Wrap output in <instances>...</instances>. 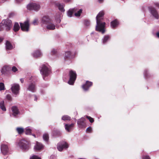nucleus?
Segmentation results:
<instances>
[{
	"label": "nucleus",
	"mask_w": 159,
	"mask_h": 159,
	"mask_svg": "<svg viewBox=\"0 0 159 159\" xmlns=\"http://www.w3.org/2000/svg\"><path fill=\"white\" fill-rule=\"evenodd\" d=\"M104 14L103 11L100 12L96 17V25L95 30L103 34L105 31L104 27L105 23L102 22V20L103 19V17Z\"/></svg>",
	"instance_id": "nucleus-1"
},
{
	"label": "nucleus",
	"mask_w": 159,
	"mask_h": 159,
	"mask_svg": "<svg viewBox=\"0 0 159 159\" xmlns=\"http://www.w3.org/2000/svg\"><path fill=\"white\" fill-rule=\"evenodd\" d=\"M12 22L11 20L6 19L3 20L0 23V31L5 29L6 31L9 30L11 27Z\"/></svg>",
	"instance_id": "nucleus-2"
},
{
	"label": "nucleus",
	"mask_w": 159,
	"mask_h": 159,
	"mask_svg": "<svg viewBox=\"0 0 159 159\" xmlns=\"http://www.w3.org/2000/svg\"><path fill=\"white\" fill-rule=\"evenodd\" d=\"M40 73L44 80H46L45 78L48 77L51 73L50 70L45 65H42L40 68Z\"/></svg>",
	"instance_id": "nucleus-3"
},
{
	"label": "nucleus",
	"mask_w": 159,
	"mask_h": 159,
	"mask_svg": "<svg viewBox=\"0 0 159 159\" xmlns=\"http://www.w3.org/2000/svg\"><path fill=\"white\" fill-rule=\"evenodd\" d=\"M18 144L23 150H28L30 148V145L29 141L25 139L20 140Z\"/></svg>",
	"instance_id": "nucleus-4"
},
{
	"label": "nucleus",
	"mask_w": 159,
	"mask_h": 159,
	"mask_svg": "<svg viewBox=\"0 0 159 159\" xmlns=\"http://www.w3.org/2000/svg\"><path fill=\"white\" fill-rule=\"evenodd\" d=\"M69 80L68 83L70 85H73L76 78V74L75 71L71 70L69 71Z\"/></svg>",
	"instance_id": "nucleus-5"
},
{
	"label": "nucleus",
	"mask_w": 159,
	"mask_h": 159,
	"mask_svg": "<svg viewBox=\"0 0 159 159\" xmlns=\"http://www.w3.org/2000/svg\"><path fill=\"white\" fill-rule=\"evenodd\" d=\"M40 7L39 4L35 3H31L28 4L27 6V9L30 10L39 11Z\"/></svg>",
	"instance_id": "nucleus-6"
},
{
	"label": "nucleus",
	"mask_w": 159,
	"mask_h": 159,
	"mask_svg": "<svg viewBox=\"0 0 159 159\" xmlns=\"http://www.w3.org/2000/svg\"><path fill=\"white\" fill-rule=\"evenodd\" d=\"M68 143L66 142L62 141L59 142L57 145V148L59 151H62L63 149H66L68 148Z\"/></svg>",
	"instance_id": "nucleus-7"
},
{
	"label": "nucleus",
	"mask_w": 159,
	"mask_h": 159,
	"mask_svg": "<svg viewBox=\"0 0 159 159\" xmlns=\"http://www.w3.org/2000/svg\"><path fill=\"white\" fill-rule=\"evenodd\" d=\"M12 93L15 95L19 94V91L20 89V85L17 84H14L11 85V88Z\"/></svg>",
	"instance_id": "nucleus-8"
},
{
	"label": "nucleus",
	"mask_w": 159,
	"mask_h": 159,
	"mask_svg": "<svg viewBox=\"0 0 159 159\" xmlns=\"http://www.w3.org/2000/svg\"><path fill=\"white\" fill-rule=\"evenodd\" d=\"M20 26L21 30L24 31L28 32L29 30V21L27 20L24 23H20Z\"/></svg>",
	"instance_id": "nucleus-9"
},
{
	"label": "nucleus",
	"mask_w": 159,
	"mask_h": 159,
	"mask_svg": "<svg viewBox=\"0 0 159 159\" xmlns=\"http://www.w3.org/2000/svg\"><path fill=\"white\" fill-rule=\"evenodd\" d=\"M148 9L151 14L155 19H158L159 18V15L155 8L152 7H149Z\"/></svg>",
	"instance_id": "nucleus-10"
},
{
	"label": "nucleus",
	"mask_w": 159,
	"mask_h": 159,
	"mask_svg": "<svg viewBox=\"0 0 159 159\" xmlns=\"http://www.w3.org/2000/svg\"><path fill=\"white\" fill-rule=\"evenodd\" d=\"M51 20L48 16H44L41 19V24L42 26H46Z\"/></svg>",
	"instance_id": "nucleus-11"
},
{
	"label": "nucleus",
	"mask_w": 159,
	"mask_h": 159,
	"mask_svg": "<svg viewBox=\"0 0 159 159\" xmlns=\"http://www.w3.org/2000/svg\"><path fill=\"white\" fill-rule=\"evenodd\" d=\"M11 110L12 113L10 115V116H13L15 118L17 117L19 113V111L17 107L16 106L12 107L11 108Z\"/></svg>",
	"instance_id": "nucleus-12"
},
{
	"label": "nucleus",
	"mask_w": 159,
	"mask_h": 159,
	"mask_svg": "<svg viewBox=\"0 0 159 159\" xmlns=\"http://www.w3.org/2000/svg\"><path fill=\"white\" fill-rule=\"evenodd\" d=\"M85 120V119L83 117L78 120L77 123L80 128H85L86 126V123L84 122Z\"/></svg>",
	"instance_id": "nucleus-13"
},
{
	"label": "nucleus",
	"mask_w": 159,
	"mask_h": 159,
	"mask_svg": "<svg viewBox=\"0 0 159 159\" xmlns=\"http://www.w3.org/2000/svg\"><path fill=\"white\" fill-rule=\"evenodd\" d=\"M27 89L33 93H35L36 91V88L34 82L30 83L28 85Z\"/></svg>",
	"instance_id": "nucleus-14"
},
{
	"label": "nucleus",
	"mask_w": 159,
	"mask_h": 159,
	"mask_svg": "<svg viewBox=\"0 0 159 159\" xmlns=\"http://www.w3.org/2000/svg\"><path fill=\"white\" fill-rule=\"evenodd\" d=\"M1 150L2 154L4 155H7L9 149L7 146L6 145H1Z\"/></svg>",
	"instance_id": "nucleus-15"
},
{
	"label": "nucleus",
	"mask_w": 159,
	"mask_h": 159,
	"mask_svg": "<svg viewBox=\"0 0 159 159\" xmlns=\"http://www.w3.org/2000/svg\"><path fill=\"white\" fill-rule=\"evenodd\" d=\"M92 85V83L91 82L87 81L86 83L83 84L82 87L84 91H87L89 89V88Z\"/></svg>",
	"instance_id": "nucleus-16"
},
{
	"label": "nucleus",
	"mask_w": 159,
	"mask_h": 159,
	"mask_svg": "<svg viewBox=\"0 0 159 159\" xmlns=\"http://www.w3.org/2000/svg\"><path fill=\"white\" fill-rule=\"evenodd\" d=\"M46 28L49 30H53L55 29L56 26L52 23V20L51 21L46 25Z\"/></svg>",
	"instance_id": "nucleus-17"
},
{
	"label": "nucleus",
	"mask_w": 159,
	"mask_h": 159,
	"mask_svg": "<svg viewBox=\"0 0 159 159\" xmlns=\"http://www.w3.org/2000/svg\"><path fill=\"white\" fill-rule=\"evenodd\" d=\"M10 70L9 66H5L2 68L1 71L2 74L6 75L8 73Z\"/></svg>",
	"instance_id": "nucleus-18"
},
{
	"label": "nucleus",
	"mask_w": 159,
	"mask_h": 159,
	"mask_svg": "<svg viewBox=\"0 0 159 159\" xmlns=\"http://www.w3.org/2000/svg\"><path fill=\"white\" fill-rule=\"evenodd\" d=\"M43 145L41 143L38 142H36V144L34 146V149L35 151H38L43 149Z\"/></svg>",
	"instance_id": "nucleus-19"
},
{
	"label": "nucleus",
	"mask_w": 159,
	"mask_h": 159,
	"mask_svg": "<svg viewBox=\"0 0 159 159\" xmlns=\"http://www.w3.org/2000/svg\"><path fill=\"white\" fill-rule=\"evenodd\" d=\"M74 126V124L71 123L70 124H66L65 125V129L68 131L70 132L72 130Z\"/></svg>",
	"instance_id": "nucleus-20"
},
{
	"label": "nucleus",
	"mask_w": 159,
	"mask_h": 159,
	"mask_svg": "<svg viewBox=\"0 0 159 159\" xmlns=\"http://www.w3.org/2000/svg\"><path fill=\"white\" fill-rule=\"evenodd\" d=\"M42 53L39 50H37L34 51L32 54V55L34 58H37L42 55Z\"/></svg>",
	"instance_id": "nucleus-21"
},
{
	"label": "nucleus",
	"mask_w": 159,
	"mask_h": 159,
	"mask_svg": "<svg viewBox=\"0 0 159 159\" xmlns=\"http://www.w3.org/2000/svg\"><path fill=\"white\" fill-rule=\"evenodd\" d=\"M74 56L72 54V53L70 51H67L66 52L65 55L64 57L65 59L66 58L71 59L73 58Z\"/></svg>",
	"instance_id": "nucleus-22"
},
{
	"label": "nucleus",
	"mask_w": 159,
	"mask_h": 159,
	"mask_svg": "<svg viewBox=\"0 0 159 159\" xmlns=\"http://www.w3.org/2000/svg\"><path fill=\"white\" fill-rule=\"evenodd\" d=\"M56 6L58 7L59 10L62 12H64L65 11V9H64V7L65 5L64 4H61L60 3H58L56 4Z\"/></svg>",
	"instance_id": "nucleus-23"
},
{
	"label": "nucleus",
	"mask_w": 159,
	"mask_h": 159,
	"mask_svg": "<svg viewBox=\"0 0 159 159\" xmlns=\"http://www.w3.org/2000/svg\"><path fill=\"white\" fill-rule=\"evenodd\" d=\"M119 24V22L117 19H115L114 20L112 21L111 23V28H115Z\"/></svg>",
	"instance_id": "nucleus-24"
},
{
	"label": "nucleus",
	"mask_w": 159,
	"mask_h": 159,
	"mask_svg": "<svg viewBox=\"0 0 159 159\" xmlns=\"http://www.w3.org/2000/svg\"><path fill=\"white\" fill-rule=\"evenodd\" d=\"M6 48L7 49L11 50L13 48V46L8 41H7L6 43Z\"/></svg>",
	"instance_id": "nucleus-25"
},
{
	"label": "nucleus",
	"mask_w": 159,
	"mask_h": 159,
	"mask_svg": "<svg viewBox=\"0 0 159 159\" xmlns=\"http://www.w3.org/2000/svg\"><path fill=\"white\" fill-rule=\"evenodd\" d=\"M76 11V10L75 9V8L69 9L67 12V16L69 17H71L72 16L73 12Z\"/></svg>",
	"instance_id": "nucleus-26"
},
{
	"label": "nucleus",
	"mask_w": 159,
	"mask_h": 159,
	"mask_svg": "<svg viewBox=\"0 0 159 159\" xmlns=\"http://www.w3.org/2000/svg\"><path fill=\"white\" fill-rule=\"evenodd\" d=\"M32 129L30 127H28L25 129V133L26 134L31 135Z\"/></svg>",
	"instance_id": "nucleus-27"
},
{
	"label": "nucleus",
	"mask_w": 159,
	"mask_h": 159,
	"mask_svg": "<svg viewBox=\"0 0 159 159\" xmlns=\"http://www.w3.org/2000/svg\"><path fill=\"white\" fill-rule=\"evenodd\" d=\"M20 29V27L17 22L15 23L13 27V30L15 32L18 31Z\"/></svg>",
	"instance_id": "nucleus-28"
},
{
	"label": "nucleus",
	"mask_w": 159,
	"mask_h": 159,
	"mask_svg": "<svg viewBox=\"0 0 159 159\" xmlns=\"http://www.w3.org/2000/svg\"><path fill=\"white\" fill-rule=\"evenodd\" d=\"M0 107L3 111H6V109L5 106L4 102V101H2L0 102Z\"/></svg>",
	"instance_id": "nucleus-29"
},
{
	"label": "nucleus",
	"mask_w": 159,
	"mask_h": 159,
	"mask_svg": "<svg viewBox=\"0 0 159 159\" xmlns=\"http://www.w3.org/2000/svg\"><path fill=\"white\" fill-rule=\"evenodd\" d=\"M61 119L64 121L70 120H71V117L68 115H64L61 117Z\"/></svg>",
	"instance_id": "nucleus-30"
},
{
	"label": "nucleus",
	"mask_w": 159,
	"mask_h": 159,
	"mask_svg": "<svg viewBox=\"0 0 159 159\" xmlns=\"http://www.w3.org/2000/svg\"><path fill=\"white\" fill-rule=\"evenodd\" d=\"M109 36L108 35L105 36L102 39V43L103 44H105L109 39Z\"/></svg>",
	"instance_id": "nucleus-31"
},
{
	"label": "nucleus",
	"mask_w": 159,
	"mask_h": 159,
	"mask_svg": "<svg viewBox=\"0 0 159 159\" xmlns=\"http://www.w3.org/2000/svg\"><path fill=\"white\" fill-rule=\"evenodd\" d=\"M16 131L19 134H21L24 132L23 128L20 127H17L16 129Z\"/></svg>",
	"instance_id": "nucleus-32"
},
{
	"label": "nucleus",
	"mask_w": 159,
	"mask_h": 159,
	"mask_svg": "<svg viewBox=\"0 0 159 159\" xmlns=\"http://www.w3.org/2000/svg\"><path fill=\"white\" fill-rule=\"evenodd\" d=\"M43 140L47 142L48 140V135L47 134H44L43 135Z\"/></svg>",
	"instance_id": "nucleus-33"
},
{
	"label": "nucleus",
	"mask_w": 159,
	"mask_h": 159,
	"mask_svg": "<svg viewBox=\"0 0 159 159\" xmlns=\"http://www.w3.org/2000/svg\"><path fill=\"white\" fill-rule=\"evenodd\" d=\"M83 10L81 9L76 12L75 14V15L76 16H79L80 15V14L82 13Z\"/></svg>",
	"instance_id": "nucleus-34"
},
{
	"label": "nucleus",
	"mask_w": 159,
	"mask_h": 159,
	"mask_svg": "<svg viewBox=\"0 0 159 159\" xmlns=\"http://www.w3.org/2000/svg\"><path fill=\"white\" fill-rule=\"evenodd\" d=\"M51 54L52 55L56 56L57 55V51L54 48L52 49L51 51Z\"/></svg>",
	"instance_id": "nucleus-35"
},
{
	"label": "nucleus",
	"mask_w": 159,
	"mask_h": 159,
	"mask_svg": "<svg viewBox=\"0 0 159 159\" xmlns=\"http://www.w3.org/2000/svg\"><path fill=\"white\" fill-rule=\"evenodd\" d=\"M60 16L59 15L56 16V20L57 23H59L61 22V20L60 19Z\"/></svg>",
	"instance_id": "nucleus-36"
},
{
	"label": "nucleus",
	"mask_w": 159,
	"mask_h": 159,
	"mask_svg": "<svg viewBox=\"0 0 159 159\" xmlns=\"http://www.w3.org/2000/svg\"><path fill=\"white\" fill-rule=\"evenodd\" d=\"M5 89L4 84L3 83H0V91Z\"/></svg>",
	"instance_id": "nucleus-37"
},
{
	"label": "nucleus",
	"mask_w": 159,
	"mask_h": 159,
	"mask_svg": "<svg viewBox=\"0 0 159 159\" xmlns=\"http://www.w3.org/2000/svg\"><path fill=\"white\" fill-rule=\"evenodd\" d=\"M84 25L85 26H88L90 25V22L88 20H85L84 22Z\"/></svg>",
	"instance_id": "nucleus-38"
},
{
	"label": "nucleus",
	"mask_w": 159,
	"mask_h": 159,
	"mask_svg": "<svg viewBox=\"0 0 159 159\" xmlns=\"http://www.w3.org/2000/svg\"><path fill=\"white\" fill-rule=\"evenodd\" d=\"M30 159H41V158L36 155H34L30 157Z\"/></svg>",
	"instance_id": "nucleus-39"
},
{
	"label": "nucleus",
	"mask_w": 159,
	"mask_h": 159,
	"mask_svg": "<svg viewBox=\"0 0 159 159\" xmlns=\"http://www.w3.org/2000/svg\"><path fill=\"white\" fill-rule=\"evenodd\" d=\"M86 117L89 120L90 122L91 123H92L94 122V119L91 117L89 116H86Z\"/></svg>",
	"instance_id": "nucleus-40"
},
{
	"label": "nucleus",
	"mask_w": 159,
	"mask_h": 159,
	"mask_svg": "<svg viewBox=\"0 0 159 159\" xmlns=\"http://www.w3.org/2000/svg\"><path fill=\"white\" fill-rule=\"evenodd\" d=\"M148 70L147 69H145L144 72V76L147 78L148 77Z\"/></svg>",
	"instance_id": "nucleus-41"
},
{
	"label": "nucleus",
	"mask_w": 159,
	"mask_h": 159,
	"mask_svg": "<svg viewBox=\"0 0 159 159\" xmlns=\"http://www.w3.org/2000/svg\"><path fill=\"white\" fill-rule=\"evenodd\" d=\"M15 13L14 12H12L10 13L8 15V16L9 18H11L13 17L15 15Z\"/></svg>",
	"instance_id": "nucleus-42"
},
{
	"label": "nucleus",
	"mask_w": 159,
	"mask_h": 159,
	"mask_svg": "<svg viewBox=\"0 0 159 159\" xmlns=\"http://www.w3.org/2000/svg\"><path fill=\"white\" fill-rule=\"evenodd\" d=\"M86 130L87 132L91 133L92 131V128L91 127H89L86 129Z\"/></svg>",
	"instance_id": "nucleus-43"
},
{
	"label": "nucleus",
	"mask_w": 159,
	"mask_h": 159,
	"mask_svg": "<svg viewBox=\"0 0 159 159\" xmlns=\"http://www.w3.org/2000/svg\"><path fill=\"white\" fill-rule=\"evenodd\" d=\"M12 70L13 72H15L16 71L18 70L17 69L15 66H13L12 68Z\"/></svg>",
	"instance_id": "nucleus-44"
},
{
	"label": "nucleus",
	"mask_w": 159,
	"mask_h": 159,
	"mask_svg": "<svg viewBox=\"0 0 159 159\" xmlns=\"http://www.w3.org/2000/svg\"><path fill=\"white\" fill-rule=\"evenodd\" d=\"M143 159H150V158L149 156H143Z\"/></svg>",
	"instance_id": "nucleus-45"
},
{
	"label": "nucleus",
	"mask_w": 159,
	"mask_h": 159,
	"mask_svg": "<svg viewBox=\"0 0 159 159\" xmlns=\"http://www.w3.org/2000/svg\"><path fill=\"white\" fill-rule=\"evenodd\" d=\"M6 98L9 100H11V96L9 94H7V95Z\"/></svg>",
	"instance_id": "nucleus-46"
},
{
	"label": "nucleus",
	"mask_w": 159,
	"mask_h": 159,
	"mask_svg": "<svg viewBox=\"0 0 159 159\" xmlns=\"http://www.w3.org/2000/svg\"><path fill=\"white\" fill-rule=\"evenodd\" d=\"M37 21H38L37 19L34 20L33 22V24L34 25H37Z\"/></svg>",
	"instance_id": "nucleus-47"
},
{
	"label": "nucleus",
	"mask_w": 159,
	"mask_h": 159,
	"mask_svg": "<svg viewBox=\"0 0 159 159\" xmlns=\"http://www.w3.org/2000/svg\"><path fill=\"white\" fill-rule=\"evenodd\" d=\"M23 0H16V2L19 3L22 1Z\"/></svg>",
	"instance_id": "nucleus-48"
},
{
	"label": "nucleus",
	"mask_w": 159,
	"mask_h": 159,
	"mask_svg": "<svg viewBox=\"0 0 159 159\" xmlns=\"http://www.w3.org/2000/svg\"><path fill=\"white\" fill-rule=\"evenodd\" d=\"M20 80L21 83H23L24 82V80L23 78H21L20 79Z\"/></svg>",
	"instance_id": "nucleus-49"
},
{
	"label": "nucleus",
	"mask_w": 159,
	"mask_h": 159,
	"mask_svg": "<svg viewBox=\"0 0 159 159\" xmlns=\"http://www.w3.org/2000/svg\"><path fill=\"white\" fill-rule=\"evenodd\" d=\"M63 1L66 2H69L71 0H62Z\"/></svg>",
	"instance_id": "nucleus-50"
},
{
	"label": "nucleus",
	"mask_w": 159,
	"mask_h": 159,
	"mask_svg": "<svg viewBox=\"0 0 159 159\" xmlns=\"http://www.w3.org/2000/svg\"><path fill=\"white\" fill-rule=\"evenodd\" d=\"M34 101H37V97L36 96V95H34Z\"/></svg>",
	"instance_id": "nucleus-51"
},
{
	"label": "nucleus",
	"mask_w": 159,
	"mask_h": 159,
	"mask_svg": "<svg viewBox=\"0 0 159 159\" xmlns=\"http://www.w3.org/2000/svg\"><path fill=\"white\" fill-rule=\"evenodd\" d=\"M3 39L2 38L0 37V43L2 41Z\"/></svg>",
	"instance_id": "nucleus-52"
},
{
	"label": "nucleus",
	"mask_w": 159,
	"mask_h": 159,
	"mask_svg": "<svg viewBox=\"0 0 159 159\" xmlns=\"http://www.w3.org/2000/svg\"><path fill=\"white\" fill-rule=\"evenodd\" d=\"M156 34L157 37L159 38V31Z\"/></svg>",
	"instance_id": "nucleus-53"
},
{
	"label": "nucleus",
	"mask_w": 159,
	"mask_h": 159,
	"mask_svg": "<svg viewBox=\"0 0 159 159\" xmlns=\"http://www.w3.org/2000/svg\"><path fill=\"white\" fill-rule=\"evenodd\" d=\"M8 0H2V1H1V2L2 3H3L4 2H6V1H8Z\"/></svg>",
	"instance_id": "nucleus-54"
},
{
	"label": "nucleus",
	"mask_w": 159,
	"mask_h": 159,
	"mask_svg": "<svg viewBox=\"0 0 159 159\" xmlns=\"http://www.w3.org/2000/svg\"><path fill=\"white\" fill-rule=\"evenodd\" d=\"M103 0H98V1L100 3H102L103 1Z\"/></svg>",
	"instance_id": "nucleus-55"
},
{
	"label": "nucleus",
	"mask_w": 159,
	"mask_h": 159,
	"mask_svg": "<svg viewBox=\"0 0 159 159\" xmlns=\"http://www.w3.org/2000/svg\"><path fill=\"white\" fill-rule=\"evenodd\" d=\"M41 93L42 94H43L44 93V92L43 90H41Z\"/></svg>",
	"instance_id": "nucleus-56"
},
{
	"label": "nucleus",
	"mask_w": 159,
	"mask_h": 159,
	"mask_svg": "<svg viewBox=\"0 0 159 159\" xmlns=\"http://www.w3.org/2000/svg\"><path fill=\"white\" fill-rule=\"evenodd\" d=\"M32 135H33V136H34L35 138V137H36V135H35V134H32Z\"/></svg>",
	"instance_id": "nucleus-57"
},
{
	"label": "nucleus",
	"mask_w": 159,
	"mask_h": 159,
	"mask_svg": "<svg viewBox=\"0 0 159 159\" xmlns=\"http://www.w3.org/2000/svg\"><path fill=\"white\" fill-rule=\"evenodd\" d=\"M32 76H31V77H30V80H31V78H32Z\"/></svg>",
	"instance_id": "nucleus-58"
},
{
	"label": "nucleus",
	"mask_w": 159,
	"mask_h": 159,
	"mask_svg": "<svg viewBox=\"0 0 159 159\" xmlns=\"http://www.w3.org/2000/svg\"><path fill=\"white\" fill-rule=\"evenodd\" d=\"M61 134V133L60 132H59V134L60 135Z\"/></svg>",
	"instance_id": "nucleus-59"
},
{
	"label": "nucleus",
	"mask_w": 159,
	"mask_h": 159,
	"mask_svg": "<svg viewBox=\"0 0 159 159\" xmlns=\"http://www.w3.org/2000/svg\"><path fill=\"white\" fill-rule=\"evenodd\" d=\"M93 32H92V33H91V34H93Z\"/></svg>",
	"instance_id": "nucleus-60"
}]
</instances>
